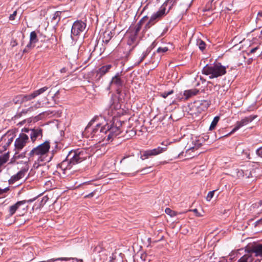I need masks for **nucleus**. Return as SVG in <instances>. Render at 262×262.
Wrapping results in <instances>:
<instances>
[{"instance_id": "1", "label": "nucleus", "mask_w": 262, "mask_h": 262, "mask_svg": "<svg viewBox=\"0 0 262 262\" xmlns=\"http://www.w3.org/2000/svg\"><path fill=\"white\" fill-rule=\"evenodd\" d=\"M94 119H92L88 124L83 134L88 138H92L99 133L106 134L108 133L107 139L108 140L116 137L121 132V123L120 121L114 122L111 125L107 124L103 127H100V124H97L95 128L91 127Z\"/></svg>"}, {"instance_id": "2", "label": "nucleus", "mask_w": 262, "mask_h": 262, "mask_svg": "<svg viewBox=\"0 0 262 262\" xmlns=\"http://www.w3.org/2000/svg\"><path fill=\"white\" fill-rule=\"evenodd\" d=\"M85 149H77L75 151H71L70 156H72L71 158L69 160L64 161L61 164V166L63 167L67 164V166L64 168V170L70 169L72 166L76 164L79 163L85 160L88 157H90V154Z\"/></svg>"}, {"instance_id": "3", "label": "nucleus", "mask_w": 262, "mask_h": 262, "mask_svg": "<svg viewBox=\"0 0 262 262\" xmlns=\"http://www.w3.org/2000/svg\"><path fill=\"white\" fill-rule=\"evenodd\" d=\"M50 148V144L49 141H45L44 143L33 148L29 153V158L30 159L34 156L38 157L37 162L35 161L33 164L34 168H38L40 165L39 161H45V157L49 151Z\"/></svg>"}, {"instance_id": "4", "label": "nucleus", "mask_w": 262, "mask_h": 262, "mask_svg": "<svg viewBox=\"0 0 262 262\" xmlns=\"http://www.w3.org/2000/svg\"><path fill=\"white\" fill-rule=\"evenodd\" d=\"M202 73L209 76L210 79L217 78L226 74V67L222 65L221 63L206 65L203 68Z\"/></svg>"}, {"instance_id": "5", "label": "nucleus", "mask_w": 262, "mask_h": 262, "mask_svg": "<svg viewBox=\"0 0 262 262\" xmlns=\"http://www.w3.org/2000/svg\"><path fill=\"white\" fill-rule=\"evenodd\" d=\"M236 176L238 178H253L255 176V171L253 166L248 162L237 170Z\"/></svg>"}, {"instance_id": "6", "label": "nucleus", "mask_w": 262, "mask_h": 262, "mask_svg": "<svg viewBox=\"0 0 262 262\" xmlns=\"http://www.w3.org/2000/svg\"><path fill=\"white\" fill-rule=\"evenodd\" d=\"M165 145V147H164L158 146L157 148L154 149L143 151V154L141 155L140 158L144 160L150 157L158 156L167 150V145Z\"/></svg>"}, {"instance_id": "7", "label": "nucleus", "mask_w": 262, "mask_h": 262, "mask_svg": "<svg viewBox=\"0 0 262 262\" xmlns=\"http://www.w3.org/2000/svg\"><path fill=\"white\" fill-rule=\"evenodd\" d=\"M86 24L81 20L75 21L71 29V36L72 39H74V36H78L85 29Z\"/></svg>"}, {"instance_id": "8", "label": "nucleus", "mask_w": 262, "mask_h": 262, "mask_svg": "<svg viewBox=\"0 0 262 262\" xmlns=\"http://www.w3.org/2000/svg\"><path fill=\"white\" fill-rule=\"evenodd\" d=\"M29 139L28 135L24 133L19 134L18 137L16 138L14 143L15 150L18 152L21 150L29 142Z\"/></svg>"}, {"instance_id": "9", "label": "nucleus", "mask_w": 262, "mask_h": 262, "mask_svg": "<svg viewBox=\"0 0 262 262\" xmlns=\"http://www.w3.org/2000/svg\"><path fill=\"white\" fill-rule=\"evenodd\" d=\"M23 132L28 133L32 143H34L37 139H40L42 137V129L40 128L28 129L25 128Z\"/></svg>"}, {"instance_id": "10", "label": "nucleus", "mask_w": 262, "mask_h": 262, "mask_svg": "<svg viewBox=\"0 0 262 262\" xmlns=\"http://www.w3.org/2000/svg\"><path fill=\"white\" fill-rule=\"evenodd\" d=\"M202 140L198 137H192L186 146V152L198 149L202 145Z\"/></svg>"}, {"instance_id": "11", "label": "nucleus", "mask_w": 262, "mask_h": 262, "mask_svg": "<svg viewBox=\"0 0 262 262\" xmlns=\"http://www.w3.org/2000/svg\"><path fill=\"white\" fill-rule=\"evenodd\" d=\"M255 118V116H249L248 117H246L243 118L239 121H237L234 127L230 132V134H231L236 132V130H237L238 129H239L242 127L246 125L249 123L252 122L254 119Z\"/></svg>"}, {"instance_id": "12", "label": "nucleus", "mask_w": 262, "mask_h": 262, "mask_svg": "<svg viewBox=\"0 0 262 262\" xmlns=\"http://www.w3.org/2000/svg\"><path fill=\"white\" fill-rule=\"evenodd\" d=\"M31 100L30 94L18 95L15 97L13 99V102L16 104L25 103L28 101Z\"/></svg>"}, {"instance_id": "13", "label": "nucleus", "mask_w": 262, "mask_h": 262, "mask_svg": "<svg viewBox=\"0 0 262 262\" xmlns=\"http://www.w3.org/2000/svg\"><path fill=\"white\" fill-rule=\"evenodd\" d=\"M32 200L27 201L28 202H32ZM27 202V201L24 200V201H18L17 203H16L15 204L9 207V215L12 216L16 211L18 209V208L23 205H24Z\"/></svg>"}, {"instance_id": "14", "label": "nucleus", "mask_w": 262, "mask_h": 262, "mask_svg": "<svg viewBox=\"0 0 262 262\" xmlns=\"http://www.w3.org/2000/svg\"><path fill=\"white\" fill-rule=\"evenodd\" d=\"M251 252L254 254L255 257L262 258V244L254 245L250 250Z\"/></svg>"}, {"instance_id": "15", "label": "nucleus", "mask_w": 262, "mask_h": 262, "mask_svg": "<svg viewBox=\"0 0 262 262\" xmlns=\"http://www.w3.org/2000/svg\"><path fill=\"white\" fill-rule=\"evenodd\" d=\"M26 171L25 170H21L18 172L16 174L13 175L9 180V183L10 184H12L15 182L24 178L26 174Z\"/></svg>"}, {"instance_id": "16", "label": "nucleus", "mask_w": 262, "mask_h": 262, "mask_svg": "<svg viewBox=\"0 0 262 262\" xmlns=\"http://www.w3.org/2000/svg\"><path fill=\"white\" fill-rule=\"evenodd\" d=\"M137 35L138 34L132 32V28L129 29L126 33V35L128 36V39L127 40V44L128 45L132 46L134 45L136 40Z\"/></svg>"}, {"instance_id": "17", "label": "nucleus", "mask_w": 262, "mask_h": 262, "mask_svg": "<svg viewBox=\"0 0 262 262\" xmlns=\"http://www.w3.org/2000/svg\"><path fill=\"white\" fill-rule=\"evenodd\" d=\"M112 68V65L110 64L103 66L98 70L97 72V75L100 77H102L108 73Z\"/></svg>"}, {"instance_id": "18", "label": "nucleus", "mask_w": 262, "mask_h": 262, "mask_svg": "<svg viewBox=\"0 0 262 262\" xmlns=\"http://www.w3.org/2000/svg\"><path fill=\"white\" fill-rule=\"evenodd\" d=\"M49 88L48 86H46L42 87L38 90L34 91L32 93L29 94L31 100L33 99H34L37 96L43 94L44 92H45L46 91H47L49 89Z\"/></svg>"}, {"instance_id": "19", "label": "nucleus", "mask_w": 262, "mask_h": 262, "mask_svg": "<svg viewBox=\"0 0 262 262\" xmlns=\"http://www.w3.org/2000/svg\"><path fill=\"white\" fill-rule=\"evenodd\" d=\"M111 84H115L118 87L121 86L122 85V81L120 77L119 73H117L112 79L110 82Z\"/></svg>"}, {"instance_id": "20", "label": "nucleus", "mask_w": 262, "mask_h": 262, "mask_svg": "<svg viewBox=\"0 0 262 262\" xmlns=\"http://www.w3.org/2000/svg\"><path fill=\"white\" fill-rule=\"evenodd\" d=\"M38 41L37 34L35 31L31 32L30 35V42L27 45V48H32L34 46H32V44H34Z\"/></svg>"}, {"instance_id": "21", "label": "nucleus", "mask_w": 262, "mask_h": 262, "mask_svg": "<svg viewBox=\"0 0 262 262\" xmlns=\"http://www.w3.org/2000/svg\"><path fill=\"white\" fill-rule=\"evenodd\" d=\"M199 91L196 89L186 90L184 92V96L186 99H189L193 96L197 95Z\"/></svg>"}, {"instance_id": "22", "label": "nucleus", "mask_w": 262, "mask_h": 262, "mask_svg": "<svg viewBox=\"0 0 262 262\" xmlns=\"http://www.w3.org/2000/svg\"><path fill=\"white\" fill-rule=\"evenodd\" d=\"M113 35L111 31H105L103 34L102 41L104 43H107L112 38Z\"/></svg>"}, {"instance_id": "23", "label": "nucleus", "mask_w": 262, "mask_h": 262, "mask_svg": "<svg viewBox=\"0 0 262 262\" xmlns=\"http://www.w3.org/2000/svg\"><path fill=\"white\" fill-rule=\"evenodd\" d=\"M145 18H147V17L145 16V17H143L142 19H141L137 23V24L134 28H131L132 29V32H134L135 33H136L137 34H138V32L140 30V29L141 28V27H142V26L143 25L144 19Z\"/></svg>"}, {"instance_id": "24", "label": "nucleus", "mask_w": 262, "mask_h": 262, "mask_svg": "<svg viewBox=\"0 0 262 262\" xmlns=\"http://www.w3.org/2000/svg\"><path fill=\"white\" fill-rule=\"evenodd\" d=\"M63 12H64L56 11L53 15V16L52 18V21H54L55 23H58L60 20L61 14Z\"/></svg>"}, {"instance_id": "25", "label": "nucleus", "mask_w": 262, "mask_h": 262, "mask_svg": "<svg viewBox=\"0 0 262 262\" xmlns=\"http://www.w3.org/2000/svg\"><path fill=\"white\" fill-rule=\"evenodd\" d=\"M220 119V117L218 116H216L214 118L213 120H212L211 125L209 127V130H211L214 129L215 127L216 126L217 122H219Z\"/></svg>"}, {"instance_id": "26", "label": "nucleus", "mask_w": 262, "mask_h": 262, "mask_svg": "<svg viewBox=\"0 0 262 262\" xmlns=\"http://www.w3.org/2000/svg\"><path fill=\"white\" fill-rule=\"evenodd\" d=\"M249 260H251V256L248 254H245L241 257L237 262H248Z\"/></svg>"}, {"instance_id": "27", "label": "nucleus", "mask_w": 262, "mask_h": 262, "mask_svg": "<svg viewBox=\"0 0 262 262\" xmlns=\"http://www.w3.org/2000/svg\"><path fill=\"white\" fill-rule=\"evenodd\" d=\"M9 157L8 155H4L0 157V167L8 160Z\"/></svg>"}, {"instance_id": "28", "label": "nucleus", "mask_w": 262, "mask_h": 262, "mask_svg": "<svg viewBox=\"0 0 262 262\" xmlns=\"http://www.w3.org/2000/svg\"><path fill=\"white\" fill-rule=\"evenodd\" d=\"M123 162H126L127 163L129 164L133 162V160L131 157H124L121 160L120 163H122Z\"/></svg>"}, {"instance_id": "29", "label": "nucleus", "mask_w": 262, "mask_h": 262, "mask_svg": "<svg viewBox=\"0 0 262 262\" xmlns=\"http://www.w3.org/2000/svg\"><path fill=\"white\" fill-rule=\"evenodd\" d=\"M198 45L200 50H203L205 48V43L202 40H199L197 41Z\"/></svg>"}, {"instance_id": "30", "label": "nucleus", "mask_w": 262, "mask_h": 262, "mask_svg": "<svg viewBox=\"0 0 262 262\" xmlns=\"http://www.w3.org/2000/svg\"><path fill=\"white\" fill-rule=\"evenodd\" d=\"M173 93V90H171L168 92H163V93H161L160 94V96L161 97H162L163 98H166L168 95H170L172 94Z\"/></svg>"}, {"instance_id": "31", "label": "nucleus", "mask_w": 262, "mask_h": 262, "mask_svg": "<svg viewBox=\"0 0 262 262\" xmlns=\"http://www.w3.org/2000/svg\"><path fill=\"white\" fill-rule=\"evenodd\" d=\"M168 49L166 47H159V48H158L157 52L159 53H163L167 52L168 51Z\"/></svg>"}, {"instance_id": "32", "label": "nucleus", "mask_w": 262, "mask_h": 262, "mask_svg": "<svg viewBox=\"0 0 262 262\" xmlns=\"http://www.w3.org/2000/svg\"><path fill=\"white\" fill-rule=\"evenodd\" d=\"M148 54V52L147 51L144 52L142 54V56L141 57L139 61L138 62L137 64H139L140 62H141L144 60V59L147 56Z\"/></svg>"}, {"instance_id": "33", "label": "nucleus", "mask_w": 262, "mask_h": 262, "mask_svg": "<svg viewBox=\"0 0 262 262\" xmlns=\"http://www.w3.org/2000/svg\"><path fill=\"white\" fill-rule=\"evenodd\" d=\"M214 192H215V191L213 190V191H210L208 192V193L206 196L207 201H210L211 200V199L213 198V196L214 195Z\"/></svg>"}, {"instance_id": "34", "label": "nucleus", "mask_w": 262, "mask_h": 262, "mask_svg": "<svg viewBox=\"0 0 262 262\" xmlns=\"http://www.w3.org/2000/svg\"><path fill=\"white\" fill-rule=\"evenodd\" d=\"M165 212L167 214L169 215L170 216H173L174 215V212L169 208H166L165 209Z\"/></svg>"}, {"instance_id": "35", "label": "nucleus", "mask_w": 262, "mask_h": 262, "mask_svg": "<svg viewBox=\"0 0 262 262\" xmlns=\"http://www.w3.org/2000/svg\"><path fill=\"white\" fill-rule=\"evenodd\" d=\"M150 167H148L146 168H144L141 169V170L138 171V172H142V174H146L148 173L151 172V170H150Z\"/></svg>"}, {"instance_id": "36", "label": "nucleus", "mask_w": 262, "mask_h": 262, "mask_svg": "<svg viewBox=\"0 0 262 262\" xmlns=\"http://www.w3.org/2000/svg\"><path fill=\"white\" fill-rule=\"evenodd\" d=\"M17 15V11H14L12 14H11L9 16V19L10 20H14L15 19V17Z\"/></svg>"}, {"instance_id": "37", "label": "nucleus", "mask_w": 262, "mask_h": 262, "mask_svg": "<svg viewBox=\"0 0 262 262\" xmlns=\"http://www.w3.org/2000/svg\"><path fill=\"white\" fill-rule=\"evenodd\" d=\"M256 153L258 156L262 158V146L256 150Z\"/></svg>"}, {"instance_id": "38", "label": "nucleus", "mask_w": 262, "mask_h": 262, "mask_svg": "<svg viewBox=\"0 0 262 262\" xmlns=\"http://www.w3.org/2000/svg\"><path fill=\"white\" fill-rule=\"evenodd\" d=\"M9 190V188L8 187H6L4 189L0 188V195L3 194L5 193H6Z\"/></svg>"}, {"instance_id": "39", "label": "nucleus", "mask_w": 262, "mask_h": 262, "mask_svg": "<svg viewBox=\"0 0 262 262\" xmlns=\"http://www.w3.org/2000/svg\"><path fill=\"white\" fill-rule=\"evenodd\" d=\"M261 205H262V200H260V201H258L257 203H256L253 204L252 207L253 208L259 207V206H261Z\"/></svg>"}, {"instance_id": "40", "label": "nucleus", "mask_w": 262, "mask_h": 262, "mask_svg": "<svg viewBox=\"0 0 262 262\" xmlns=\"http://www.w3.org/2000/svg\"><path fill=\"white\" fill-rule=\"evenodd\" d=\"M10 45L12 47L17 46V43L16 42V40L15 39H12L10 42Z\"/></svg>"}, {"instance_id": "41", "label": "nucleus", "mask_w": 262, "mask_h": 262, "mask_svg": "<svg viewBox=\"0 0 262 262\" xmlns=\"http://www.w3.org/2000/svg\"><path fill=\"white\" fill-rule=\"evenodd\" d=\"M259 225H262V218L258 220L255 223V226H257Z\"/></svg>"}, {"instance_id": "42", "label": "nucleus", "mask_w": 262, "mask_h": 262, "mask_svg": "<svg viewBox=\"0 0 262 262\" xmlns=\"http://www.w3.org/2000/svg\"><path fill=\"white\" fill-rule=\"evenodd\" d=\"M258 48H259V47H255V48H254L250 50V52H249V54H252V53H254V52H255L257 50H258Z\"/></svg>"}, {"instance_id": "43", "label": "nucleus", "mask_w": 262, "mask_h": 262, "mask_svg": "<svg viewBox=\"0 0 262 262\" xmlns=\"http://www.w3.org/2000/svg\"><path fill=\"white\" fill-rule=\"evenodd\" d=\"M93 195H94V192H91L90 194H89L88 195H86L85 198L92 197Z\"/></svg>"}, {"instance_id": "44", "label": "nucleus", "mask_w": 262, "mask_h": 262, "mask_svg": "<svg viewBox=\"0 0 262 262\" xmlns=\"http://www.w3.org/2000/svg\"><path fill=\"white\" fill-rule=\"evenodd\" d=\"M40 102H37V103H36L35 104V107L36 108L39 107V106H40Z\"/></svg>"}, {"instance_id": "45", "label": "nucleus", "mask_w": 262, "mask_h": 262, "mask_svg": "<svg viewBox=\"0 0 262 262\" xmlns=\"http://www.w3.org/2000/svg\"><path fill=\"white\" fill-rule=\"evenodd\" d=\"M30 48H27V47H26V48L23 50V52L24 53H26L28 51V49H29Z\"/></svg>"}, {"instance_id": "46", "label": "nucleus", "mask_w": 262, "mask_h": 262, "mask_svg": "<svg viewBox=\"0 0 262 262\" xmlns=\"http://www.w3.org/2000/svg\"><path fill=\"white\" fill-rule=\"evenodd\" d=\"M12 141H13V138H11L10 139H9L8 140V144L11 143Z\"/></svg>"}, {"instance_id": "47", "label": "nucleus", "mask_w": 262, "mask_h": 262, "mask_svg": "<svg viewBox=\"0 0 262 262\" xmlns=\"http://www.w3.org/2000/svg\"><path fill=\"white\" fill-rule=\"evenodd\" d=\"M258 16L262 17V11L258 13Z\"/></svg>"}, {"instance_id": "48", "label": "nucleus", "mask_w": 262, "mask_h": 262, "mask_svg": "<svg viewBox=\"0 0 262 262\" xmlns=\"http://www.w3.org/2000/svg\"><path fill=\"white\" fill-rule=\"evenodd\" d=\"M60 71H61V73L65 72H66V69L65 68H62V69H61Z\"/></svg>"}, {"instance_id": "49", "label": "nucleus", "mask_w": 262, "mask_h": 262, "mask_svg": "<svg viewBox=\"0 0 262 262\" xmlns=\"http://www.w3.org/2000/svg\"><path fill=\"white\" fill-rule=\"evenodd\" d=\"M69 262H78L77 260H74V259H73V260L72 261H69Z\"/></svg>"}, {"instance_id": "50", "label": "nucleus", "mask_w": 262, "mask_h": 262, "mask_svg": "<svg viewBox=\"0 0 262 262\" xmlns=\"http://www.w3.org/2000/svg\"><path fill=\"white\" fill-rule=\"evenodd\" d=\"M162 145H165V144H164V142H162Z\"/></svg>"}, {"instance_id": "51", "label": "nucleus", "mask_w": 262, "mask_h": 262, "mask_svg": "<svg viewBox=\"0 0 262 262\" xmlns=\"http://www.w3.org/2000/svg\"><path fill=\"white\" fill-rule=\"evenodd\" d=\"M260 33L262 34V30L260 31Z\"/></svg>"}, {"instance_id": "52", "label": "nucleus", "mask_w": 262, "mask_h": 262, "mask_svg": "<svg viewBox=\"0 0 262 262\" xmlns=\"http://www.w3.org/2000/svg\"><path fill=\"white\" fill-rule=\"evenodd\" d=\"M50 92H51V91H50L49 92L48 94H49L50 93Z\"/></svg>"}, {"instance_id": "53", "label": "nucleus", "mask_w": 262, "mask_h": 262, "mask_svg": "<svg viewBox=\"0 0 262 262\" xmlns=\"http://www.w3.org/2000/svg\"><path fill=\"white\" fill-rule=\"evenodd\" d=\"M194 212H196V209H194Z\"/></svg>"}]
</instances>
